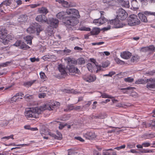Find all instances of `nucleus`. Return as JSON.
Returning a JSON list of instances; mask_svg holds the SVG:
<instances>
[{
	"label": "nucleus",
	"mask_w": 155,
	"mask_h": 155,
	"mask_svg": "<svg viewBox=\"0 0 155 155\" xmlns=\"http://www.w3.org/2000/svg\"><path fill=\"white\" fill-rule=\"evenodd\" d=\"M80 16L78 10L74 9H67L66 12H61L56 15L57 17L59 19L65 18L64 23L66 26L76 25L78 22L77 18Z\"/></svg>",
	"instance_id": "obj_1"
},
{
	"label": "nucleus",
	"mask_w": 155,
	"mask_h": 155,
	"mask_svg": "<svg viewBox=\"0 0 155 155\" xmlns=\"http://www.w3.org/2000/svg\"><path fill=\"white\" fill-rule=\"evenodd\" d=\"M41 112V110L38 107L29 108L26 110L25 115L28 119L30 118H36L38 117L39 114Z\"/></svg>",
	"instance_id": "obj_2"
},
{
	"label": "nucleus",
	"mask_w": 155,
	"mask_h": 155,
	"mask_svg": "<svg viewBox=\"0 0 155 155\" xmlns=\"http://www.w3.org/2000/svg\"><path fill=\"white\" fill-rule=\"evenodd\" d=\"M7 31L5 30L2 29L0 31V41L4 44H8V42L12 39L13 37L11 35H7Z\"/></svg>",
	"instance_id": "obj_3"
},
{
	"label": "nucleus",
	"mask_w": 155,
	"mask_h": 155,
	"mask_svg": "<svg viewBox=\"0 0 155 155\" xmlns=\"http://www.w3.org/2000/svg\"><path fill=\"white\" fill-rule=\"evenodd\" d=\"M47 23L50 25L47 28V31L49 35H52L53 33V28H56L58 26V21L56 19L52 18L49 19Z\"/></svg>",
	"instance_id": "obj_4"
},
{
	"label": "nucleus",
	"mask_w": 155,
	"mask_h": 155,
	"mask_svg": "<svg viewBox=\"0 0 155 155\" xmlns=\"http://www.w3.org/2000/svg\"><path fill=\"white\" fill-rule=\"evenodd\" d=\"M128 24L130 26L138 25L140 23L137 16L134 14L130 15L127 19Z\"/></svg>",
	"instance_id": "obj_5"
},
{
	"label": "nucleus",
	"mask_w": 155,
	"mask_h": 155,
	"mask_svg": "<svg viewBox=\"0 0 155 155\" xmlns=\"http://www.w3.org/2000/svg\"><path fill=\"white\" fill-rule=\"evenodd\" d=\"M60 105V103L56 101H53L50 104H47L41 106L39 109L41 111L45 110H53V108L55 107H58Z\"/></svg>",
	"instance_id": "obj_6"
},
{
	"label": "nucleus",
	"mask_w": 155,
	"mask_h": 155,
	"mask_svg": "<svg viewBox=\"0 0 155 155\" xmlns=\"http://www.w3.org/2000/svg\"><path fill=\"white\" fill-rule=\"evenodd\" d=\"M42 30V28L41 26L36 23L31 25L27 29V32L30 34L34 33L37 31V35H38L40 31Z\"/></svg>",
	"instance_id": "obj_7"
},
{
	"label": "nucleus",
	"mask_w": 155,
	"mask_h": 155,
	"mask_svg": "<svg viewBox=\"0 0 155 155\" xmlns=\"http://www.w3.org/2000/svg\"><path fill=\"white\" fill-rule=\"evenodd\" d=\"M117 18L123 20L127 18L128 14L127 12L122 8L119 9L117 12Z\"/></svg>",
	"instance_id": "obj_8"
},
{
	"label": "nucleus",
	"mask_w": 155,
	"mask_h": 155,
	"mask_svg": "<svg viewBox=\"0 0 155 155\" xmlns=\"http://www.w3.org/2000/svg\"><path fill=\"white\" fill-rule=\"evenodd\" d=\"M108 24H110L113 25V27L118 28L122 27L124 24L122 23L118 18H116L113 20L108 21Z\"/></svg>",
	"instance_id": "obj_9"
},
{
	"label": "nucleus",
	"mask_w": 155,
	"mask_h": 155,
	"mask_svg": "<svg viewBox=\"0 0 155 155\" xmlns=\"http://www.w3.org/2000/svg\"><path fill=\"white\" fill-rule=\"evenodd\" d=\"M13 45L18 47L24 50H27L30 48V47L21 40H17Z\"/></svg>",
	"instance_id": "obj_10"
},
{
	"label": "nucleus",
	"mask_w": 155,
	"mask_h": 155,
	"mask_svg": "<svg viewBox=\"0 0 155 155\" xmlns=\"http://www.w3.org/2000/svg\"><path fill=\"white\" fill-rule=\"evenodd\" d=\"M107 21V19L103 17L98 19H94L93 23L96 25L99 26L105 23Z\"/></svg>",
	"instance_id": "obj_11"
},
{
	"label": "nucleus",
	"mask_w": 155,
	"mask_h": 155,
	"mask_svg": "<svg viewBox=\"0 0 155 155\" xmlns=\"http://www.w3.org/2000/svg\"><path fill=\"white\" fill-rule=\"evenodd\" d=\"M147 87L148 89L155 88V79H147Z\"/></svg>",
	"instance_id": "obj_12"
},
{
	"label": "nucleus",
	"mask_w": 155,
	"mask_h": 155,
	"mask_svg": "<svg viewBox=\"0 0 155 155\" xmlns=\"http://www.w3.org/2000/svg\"><path fill=\"white\" fill-rule=\"evenodd\" d=\"M83 136L86 139L89 140L95 138L96 137L95 133L93 132H87L84 134Z\"/></svg>",
	"instance_id": "obj_13"
},
{
	"label": "nucleus",
	"mask_w": 155,
	"mask_h": 155,
	"mask_svg": "<svg viewBox=\"0 0 155 155\" xmlns=\"http://www.w3.org/2000/svg\"><path fill=\"white\" fill-rule=\"evenodd\" d=\"M109 64L108 63L106 62H103L101 64V65H96L97 70L96 71V73H97L100 71H102L103 70V68H105L108 66Z\"/></svg>",
	"instance_id": "obj_14"
},
{
	"label": "nucleus",
	"mask_w": 155,
	"mask_h": 155,
	"mask_svg": "<svg viewBox=\"0 0 155 155\" xmlns=\"http://www.w3.org/2000/svg\"><path fill=\"white\" fill-rule=\"evenodd\" d=\"M64 59L67 64V66L68 67L73 66V64L76 63L75 60L73 59L72 58L70 57L66 58Z\"/></svg>",
	"instance_id": "obj_15"
},
{
	"label": "nucleus",
	"mask_w": 155,
	"mask_h": 155,
	"mask_svg": "<svg viewBox=\"0 0 155 155\" xmlns=\"http://www.w3.org/2000/svg\"><path fill=\"white\" fill-rule=\"evenodd\" d=\"M83 78L86 81L91 82L95 81L96 77L94 75H89L83 77Z\"/></svg>",
	"instance_id": "obj_16"
},
{
	"label": "nucleus",
	"mask_w": 155,
	"mask_h": 155,
	"mask_svg": "<svg viewBox=\"0 0 155 155\" xmlns=\"http://www.w3.org/2000/svg\"><path fill=\"white\" fill-rule=\"evenodd\" d=\"M36 20L42 23L47 22L48 20L46 16L44 15H39L37 16L36 18Z\"/></svg>",
	"instance_id": "obj_17"
},
{
	"label": "nucleus",
	"mask_w": 155,
	"mask_h": 155,
	"mask_svg": "<svg viewBox=\"0 0 155 155\" xmlns=\"http://www.w3.org/2000/svg\"><path fill=\"white\" fill-rule=\"evenodd\" d=\"M121 57L125 59H128L130 58L131 56V54L128 51H124L120 53Z\"/></svg>",
	"instance_id": "obj_18"
},
{
	"label": "nucleus",
	"mask_w": 155,
	"mask_h": 155,
	"mask_svg": "<svg viewBox=\"0 0 155 155\" xmlns=\"http://www.w3.org/2000/svg\"><path fill=\"white\" fill-rule=\"evenodd\" d=\"M67 68L68 69L69 72L71 74L74 73L79 74L80 73V71L78 68L73 66L70 67L67 66Z\"/></svg>",
	"instance_id": "obj_19"
},
{
	"label": "nucleus",
	"mask_w": 155,
	"mask_h": 155,
	"mask_svg": "<svg viewBox=\"0 0 155 155\" xmlns=\"http://www.w3.org/2000/svg\"><path fill=\"white\" fill-rule=\"evenodd\" d=\"M119 2L120 4L123 7L129 8L130 7L129 0H119Z\"/></svg>",
	"instance_id": "obj_20"
},
{
	"label": "nucleus",
	"mask_w": 155,
	"mask_h": 155,
	"mask_svg": "<svg viewBox=\"0 0 155 155\" xmlns=\"http://www.w3.org/2000/svg\"><path fill=\"white\" fill-rule=\"evenodd\" d=\"M28 18L25 15H21L18 19V21L21 23H23L27 20Z\"/></svg>",
	"instance_id": "obj_21"
},
{
	"label": "nucleus",
	"mask_w": 155,
	"mask_h": 155,
	"mask_svg": "<svg viewBox=\"0 0 155 155\" xmlns=\"http://www.w3.org/2000/svg\"><path fill=\"white\" fill-rule=\"evenodd\" d=\"M134 88V87H129L125 88H120V90L123 91L122 92L124 94H129L130 93L132 92Z\"/></svg>",
	"instance_id": "obj_22"
},
{
	"label": "nucleus",
	"mask_w": 155,
	"mask_h": 155,
	"mask_svg": "<svg viewBox=\"0 0 155 155\" xmlns=\"http://www.w3.org/2000/svg\"><path fill=\"white\" fill-rule=\"evenodd\" d=\"M155 49V47L153 46V45H151L148 47L143 48H142V50L143 52H146L150 51H153Z\"/></svg>",
	"instance_id": "obj_23"
},
{
	"label": "nucleus",
	"mask_w": 155,
	"mask_h": 155,
	"mask_svg": "<svg viewBox=\"0 0 155 155\" xmlns=\"http://www.w3.org/2000/svg\"><path fill=\"white\" fill-rule=\"evenodd\" d=\"M49 134L50 136L54 137L55 139H57V138H58V137H57V136L55 134L51 132H43V133H41L42 136L43 137V138L45 139H48V137H46L45 136H43V135L44 134L46 135V134Z\"/></svg>",
	"instance_id": "obj_24"
},
{
	"label": "nucleus",
	"mask_w": 155,
	"mask_h": 155,
	"mask_svg": "<svg viewBox=\"0 0 155 155\" xmlns=\"http://www.w3.org/2000/svg\"><path fill=\"white\" fill-rule=\"evenodd\" d=\"M100 30L99 28L97 27L93 28L92 31L90 33L91 35H97L100 32Z\"/></svg>",
	"instance_id": "obj_25"
},
{
	"label": "nucleus",
	"mask_w": 155,
	"mask_h": 155,
	"mask_svg": "<svg viewBox=\"0 0 155 155\" xmlns=\"http://www.w3.org/2000/svg\"><path fill=\"white\" fill-rule=\"evenodd\" d=\"M131 9L134 10H136L138 9L137 3L136 0H132L131 2Z\"/></svg>",
	"instance_id": "obj_26"
},
{
	"label": "nucleus",
	"mask_w": 155,
	"mask_h": 155,
	"mask_svg": "<svg viewBox=\"0 0 155 155\" xmlns=\"http://www.w3.org/2000/svg\"><path fill=\"white\" fill-rule=\"evenodd\" d=\"M138 16L140 20L143 22H146L147 21L146 16L143 14L140 13L138 14Z\"/></svg>",
	"instance_id": "obj_27"
},
{
	"label": "nucleus",
	"mask_w": 155,
	"mask_h": 155,
	"mask_svg": "<svg viewBox=\"0 0 155 155\" xmlns=\"http://www.w3.org/2000/svg\"><path fill=\"white\" fill-rule=\"evenodd\" d=\"M58 68L62 74H64L66 73L65 67L64 65L61 64L59 65Z\"/></svg>",
	"instance_id": "obj_28"
},
{
	"label": "nucleus",
	"mask_w": 155,
	"mask_h": 155,
	"mask_svg": "<svg viewBox=\"0 0 155 155\" xmlns=\"http://www.w3.org/2000/svg\"><path fill=\"white\" fill-rule=\"evenodd\" d=\"M38 12L39 13L46 14L48 12V10L46 8L42 7L38 9Z\"/></svg>",
	"instance_id": "obj_29"
},
{
	"label": "nucleus",
	"mask_w": 155,
	"mask_h": 155,
	"mask_svg": "<svg viewBox=\"0 0 155 155\" xmlns=\"http://www.w3.org/2000/svg\"><path fill=\"white\" fill-rule=\"evenodd\" d=\"M154 137V135L152 134H144L143 135L142 137L145 139H151Z\"/></svg>",
	"instance_id": "obj_30"
},
{
	"label": "nucleus",
	"mask_w": 155,
	"mask_h": 155,
	"mask_svg": "<svg viewBox=\"0 0 155 155\" xmlns=\"http://www.w3.org/2000/svg\"><path fill=\"white\" fill-rule=\"evenodd\" d=\"M36 80L31 81H29L25 82L24 83L23 85L25 87H29L31 86L35 83Z\"/></svg>",
	"instance_id": "obj_31"
},
{
	"label": "nucleus",
	"mask_w": 155,
	"mask_h": 155,
	"mask_svg": "<svg viewBox=\"0 0 155 155\" xmlns=\"http://www.w3.org/2000/svg\"><path fill=\"white\" fill-rule=\"evenodd\" d=\"M147 83V79H140L137 80L136 81L135 83L136 84H145Z\"/></svg>",
	"instance_id": "obj_32"
},
{
	"label": "nucleus",
	"mask_w": 155,
	"mask_h": 155,
	"mask_svg": "<svg viewBox=\"0 0 155 155\" xmlns=\"http://www.w3.org/2000/svg\"><path fill=\"white\" fill-rule=\"evenodd\" d=\"M107 117V115L105 114H100L97 116H94V119H103Z\"/></svg>",
	"instance_id": "obj_33"
},
{
	"label": "nucleus",
	"mask_w": 155,
	"mask_h": 155,
	"mask_svg": "<svg viewBox=\"0 0 155 155\" xmlns=\"http://www.w3.org/2000/svg\"><path fill=\"white\" fill-rule=\"evenodd\" d=\"M24 39L27 42V44L31 45L32 44V38L30 36H28L24 38Z\"/></svg>",
	"instance_id": "obj_34"
},
{
	"label": "nucleus",
	"mask_w": 155,
	"mask_h": 155,
	"mask_svg": "<svg viewBox=\"0 0 155 155\" xmlns=\"http://www.w3.org/2000/svg\"><path fill=\"white\" fill-rule=\"evenodd\" d=\"M13 135L12 134L10 135V136L3 137L1 138V139L2 141H5L8 140L10 138H12V139H14V138H13Z\"/></svg>",
	"instance_id": "obj_35"
},
{
	"label": "nucleus",
	"mask_w": 155,
	"mask_h": 155,
	"mask_svg": "<svg viewBox=\"0 0 155 155\" xmlns=\"http://www.w3.org/2000/svg\"><path fill=\"white\" fill-rule=\"evenodd\" d=\"M114 60L118 64L122 65L124 64L125 63L124 61L120 60L119 58H115Z\"/></svg>",
	"instance_id": "obj_36"
},
{
	"label": "nucleus",
	"mask_w": 155,
	"mask_h": 155,
	"mask_svg": "<svg viewBox=\"0 0 155 155\" xmlns=\"http://www.w3.org/2000/svg\"><path fill=\"white\" fill-rule=\"evenodd\" d=\"M24 98L26 100L30 101L33 98V96L32 95L27 94L25 95Z\"/></svg>",
	"instance_id": "obj_37"
},
{
	"label": "nucleus",
	"mask_w": 155,
	"mask_h": 155,
	"mask_svg": "<svg viewBox=\"0 0 155 155\" xmlns=\"http://www.w3.org/2000/svg\"><path fill=\"white\" fill-rule=\"evenodd\" d=\"M79 30L82 31H90L91 29L88 27H86L85 26H82L79 28Z\"/></svg>",
	"instance_id": "obj_38"
},
{
	"label": "nucleus",
	"mask_w": 155,
	"mask_h": 155,
	"mask_svg": "<svg viewBox=\"0 0 155 155\" xmlns=\"http://www.w3.org/2000/svg\"><path fill=\"white\" fill-rule=\"evenodd\" d=\"M124 80L125 81L127 82L131 83L133 81L134 79L131 77H129L124 78Z\"/></svg>",
	"instance_id": "obj_39"
},
{
	"label": "nucleus",
	"mask_w": 155,
	"mask_h": 155,
	"mask_svg": "<svg viewBox=\"0 0 155 155\" xmlns=\"http://www.w3.org/2000/svg\"><path fill=\"white\" fill-rule=\"evenodd\" d=\"M12 0H5L2 2V3L6 6H9L12 3Z\"/></svg>",
	"instance_id": "obj_40"
},
{
	"label": "nucleus",
	"mask_w": 155,
	"mask_h": 155,
	"mask_svg": "<svg viewBox=\"0 0 155 155\" xmlns=\"http://www.w3.org/2000/svg\"><path fill=\"white\" fill-rule=\"evenodd\" d=\"M93 65H93V64L90 63H88L87 64V67L89 71L91 72H92V70L93 68Z\"/></svg>",
	"instance_id": "obj_41"
},
{
	"label": "nucleus",
	"mask_w": 155,
	"mask_h": 155,
	"mask_svg": "<svg viewBox=\"0 0 155 155\" xmlns=\"http://www.w3.org/2000/svg\"><path fill=\"white\" fill-rule=\"evenodd\" d=\"M77 62L79 64H84L85 63V61L83 58H80L77 60Z\"/></svg>",
	"instance_id": "obj_42"
},
{
	"label": "nucleus",
	"mask_w": 155,
	"mask_h": 155,
	"mask_svg": "<svg viewBox=\"0 0 155 155\" xmlns=\"http://www.w3.org/2000/svg\"><path fill=\"white\" fill-rule=\"evenodd\" d=\"M18 96H16V94L15 95L13 96L11 99V101H12V102H16L17 101L18 99L19 98V97H17Z\"/></svg>",
	"instance_id": "obj_43"
},
{
	"label": "nucleus",
	"mask_w": 155,
	"mask_h": 155,
	"mask_svg": "<svg viewBox=\"0 0 155 155\" xmlns=\"http://www.w3.org/2000/svg\"><path fill=\"white\" fill-rule=\"evenodd\" d=\"M142 145L143 147H148L151 145V144L149 142H144L142 143Z\"/></svg>",
	"instance_id": "obj_44"
},
{
	"label": "nucleus",
	"mask_w": 155,
	"mask_h": 155,
	"mask_svg": "<svg viewBox=\"0 0 155 155\" xmlns=\"http://www.w3.org/2000/svg\"><path fill=\"white\" fill-rule=\"evenodd\" d=\"M115 73L114 71H110L108 74H104L103 75L104 76H109L112 77L113 75L115 74Z\"/></svg>",
	"instance_id": "obj_45"
},
{
	"label": "nucleus",
	"mask_w": 155,
	"mask_h": 155,
	"mask_svg": "<svg viewBox=\"0 0 155 155\" xmlns=\"http://www.w3.org/2000/svg\"><path fill=\"white\" fill-rule=\"evenodd\" d=\"M40 75L41 78L42 79H45L46 78L45 73L43 72H40Z\"/></svg>",
	"instance_id": "obj_46"
},
{
	"label": "nucleus",
	"mask_w": 155,
	"mask_h": 155,
	"mask_svg": "<svg viewBox=\"0 0 155 155\" xmlns=\"http://www.w3.org/2000/svg\"><path fill=\"white\" fill-rule=\"evenodd\" d=\"M101 96L102 97L104 98H111L112 97L111 96L105 93L103 94H101Z\"/></svg>",
	"instance_id": "obj_47"
},
{
	"label": "nucleus",
	"mask_w": 155,
	"mask_h": 155,
	"mask_svg": "<svg viewBox=\"0 0 155 155\" xmlns=\"http://www.w3.org/2000/svg\"><path fill=\"white\" fill-rule=\"evenodd\" d=\"M57 134L58 135L57 136V137H58L57 139L59 140L61 139L62 138V135L61 133L57 131Z\"/></svg>",
	"instance_id": "obj_48"
},
{
	"label": "nucleus",
	"mask_w": 155,
	"mask_h": 155,
	"mask_svg": "<svg viewBox=\"0 0 155 155\" xmlns=\"http://www.w3.org/2000/svg\"><path fill=\"white\" fill-rule=\"evenodd\" d=\"M47 89L45 86H43L41 87L39 89V91L40 92H45L47 91Z\"/></svg>",
	"instance_id": "obj_49"
},
{
	"label": "nucleus",
	"mask_w": 155,
	"mask_h": 155,
	"mask_svg": "<svg viewBox=\"0 0 155 155\" xmlns=\"http://www.w3.org/2000/svg\"><path fill=\"white\" fill-rule=\"evenodd\" d=\"M139 58V57L137 55H136L132 57L131 59V61L133 62H134Z\"/></svg>",
	"instance_id": "obj_50"
},
{
	"label": "nucleus",
	"mask_w": 155,
	"mask_h": 155,
	"mask_svg": "<svg viewBox=\"0 0 155 155\" xmlns=\"http://www.w3.org/2000/svg\"><path fill=\"white\" fill-rule=\"evenodd\" d=\"M126 146L125 145H122L120 147H116L114 148V149L119 150L122 149H124L125 148Z\"/></svg>",
	"instance_id": "obj_51"
},
{
	"label": "nucleus",
	"mask_w": 155,
	"mask_h": 155,
	"mask_svg": "<svg viewBox=\"0 0 155 155\" xmlns=\"http://www.w3.org/2000/svg\"><path fill=\"white\" fill-rule=\"evenodd\" d=\"M104 43V42L102 41V42H97V43H92L91 44L93 45H102Z\"/></svg>",
	"instance_id": "obj_52"
},
{
	"label": "nucleus",
	"mask_w": 155,
	"mask_h": 155,
	"mask_svg": "<svg viewBox=\"0 0 155 155\" xmlns=\"http://www.w3.org/2000/svg\"><path fill=\"white\" fill-rule=\"evenodd\" d=\"M40 4H35L31 5H29L30 8H35L36 7L39 6Z\"/></svg>",
	"instance_id": "obj_53"
},
{
	"label": "nucleus",
	"mask_w": 155,
	"mask_h": 155,
	"mask_svg": "<svg viewBox=\"0 0 155 155\" xmlns=\"http://www.w3.org/2000/svg\"><path fill=\"white\" fill-rule=\"evenodd\" d=\"M46 94L45 93H41L38 94V97L40 98H44L46 96Z\"/></svg>",
	"instance_id": "obj_54"
},
{
	"label": "nucleus",
	"mask_w": 155,
	"mask_h": 155,
	"mask_svg": "<svg viewBox=\"0 0 155 155\" xmlns=\"http://www.w3.org/2000/svg\"><path fill=\"white\" fill-rule=\"evenodd\" d=\"M63 51L66 55H68L71 51V50L68 49H64Z\"/></svg>",
	"instance_id": "obj_55"
},
{
	"label": "nucleus",
	"mask_w": 155,
	"mask_h": 155,
	"mask_svg": "<svg viewBox=\"0 0 155 155\" xmlns=\"http://www.w3.org/2000/svg\"><path fill=\"white\" fill-rule=\"evenodd\" d=\"M75 139L78 140L81 142H84V140L80 137H74Z\"/></svg>",
	"instance_id": "obj_56"
},
{
	"label": "nucleus",
	"mask_w": 155,
	"mask_h": 155,
	"mask_svg": "<svg viewBox=\"0 0 155 155\" xmlns=\"http://www.w3.org/2000/svg\"><path fill=\"white\" fill-rule=\"evenodd\" d=\"M107 151L106 150H103L102 152L103 155H110V153Z\"/></svg>",
	"instance_id": "obj_57"
},
{
	"label": "nucleus",
	"mask_w": 155,
	"mask_h": 155,
	"mask_svg": "<svg viewBox=\"0 0 155 155\" xmlns=\"http://www.w3.org/2000/svg\"><path fill=\"white\" fill-rule=\"evenodd\" d=\"M110 25H108L107 27H105L103 28L102 30L104 31H106L110 29Z\"/></svg>",
	"instance_id": "obj_58"
},
{
	"label": "nucleus",
	"mask_w": 155,
	"mask_h": 155,
	"mask_svg": "<svg viewBox=\"0 0 155 155\" xmlns=\"http://www.w3.org/2000/svg\"><path fill=\"white\" fill-rule=\"evenodd\" d=\"M74 106H73V104L68 105V110H74Z\"/></svg>",
	"instance_id": "obj_59"
},
{
	"label": "nucleus",
	"mask_w": 155,
	"mask_h": 155,
	"mask_svg": "<svg viewBox=\"0 0 155 155\" xmlns=\"http://www.w3.org/2000/svg\"><path fill=\"white\" fill-rule=\"evenodd\" d=\"M144 14L146 15H155V13H151L148 12V11H145L144 12Z\"/></svg>",
	"instance_id": "obj_60"
},
{
	"label": "nucleus",
	"mask_w": 155,
	"mask_h": 155,
	"mask_svg": "<svg viewBox=\"0 0 155 155\" xmlns=\"http://www.w3.org/2000/svg\"><path fill=\"white\" fill-rule=\"evenodd\" d=\"M10 62L8 61L2 63V67H6L7 66L8 64H10Z\"/></svg>",
	"instance_id": "obj_61"
},
{
	"label": "nucleus",
	"mask_w": 155,
	"mask_h": 155,
	"mask_svg": "<svg viewBox=\"0 0 155 155\" xmlns=\"http://www.w3.org/2000/svg\"><path fill=\"white\" fill-rule=\"evenodd\" d=\"M91 101H88L87 104H86L83 107H86L89 106L91 104Z\"/></svg>",
	"instance_id": "obj_62"
},
{
	"label": "nucleus",
	"mask_w": 155,
	"mask_h": 155,
	"mask_svg": "<svg viewBox=\"0 0 155 155\" xmlns=\"http://www.w3.org/2000/svg\"><path fill=\"white\" fill-rule=\"evenodd\" d=\"M30 60L32 62H35V61H39V60L38 59H36L34 57L31 58H30Z\"/></svg>",
	"instance_id": "obj_63"
},
{
	"label": "nucleus",
	"mask_w": 155,
	"mask_h": 155,
	"mask_svg": "<svg viewBox=\"0 0 155 155\" xmlns=\"http://www.w3.org/2000/svg\"><path fill=\"white\" fill-rule=\"evenodd\" d=\"M8 123V121H4L2 122V124L3 126L7 125Z\"/></svg>",
	"instance_id": "obj_64"
}]
</instances>
